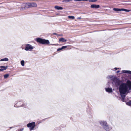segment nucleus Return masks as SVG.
I'll return each mask as SVG.
<instances>
[{
	"mask_svg": "<svg viewBox=\"0 0 131 131\" xmlns=\"http://www.w3.org/2000/svg\"><path fill=\"white\" fill-rule=\"evenodd\" d=\"M119 72H120V71L118 70V71H117L116 73H118Z\"/></svg>",
	"mask_w": 131,
	"mask_h": 131,
	"instance_id": "cd10ccee",
	"label": "nucleus"
},
{
	"mask_svg": "<svg viewBox=\"0 0 131 131\" xmlns=\"http://www.w3.org/2000/svg\"><path fill=\"white\" fill-rule=\"evenodd\" d=\"M23 104L22 105H18V106H17L16 105H14V107H22L25 108H27V106L26 104H24L23 102H22Z\"/></svg>",
	"mask_w": 131,
	"mask_h": 131,
	"instance_id": "0eeeda50",
	"label": "nucleus"
},
{
	"mask_svg": "<svg viewBox=\"0 0 131 131\" xmlns=\"http://www.w3.org/2000/svg\"><path fill=\"white\" fill-rule=\"evenodd\" d=\"M76 1H82V0H74Z\"/></svg>",
	"mask_w": 131,
	"mask_h": 131,
	"instance_id": "bb28decb",
	"label": "nucleus"
},
{
	"mask_svg": "<svg viewBox=\"0 0 131 131\" xmlns=\"http://www.w3.org/2000/svg\"><path fill=\"white\" fill-rule=\"evenodd\" d=\"M23 129H21V130H23Z\"/></svg>",
	"mask_w": 131,
	"mask_h": 131,
	"instance_id": "473e14b6",
	"label": "nucleus"
},
{
	"mask_svg": "<svg viewBox=\"0 0 131 131\" xmlns=\"http://www.w3.org/2000/svg\"><path fill=\"white\" fill-rule=\"evenodd\" d=\"M105 90L106 92L108 93H111L112 92V89L111 88H105Z\"/></svg>",
	"mask_w": 131,
	"mask_h": 131,
	"instance_id": "f8f14e48",
	"label": "nucleus"
},
{
	"mask_svg": "<svg viewBox=\"0 0 131 131\" xmlns=\"http://www.w3.org/2000/svg\"><path fill=\"white\" fill-rule=\"evenodd\" d=\"M28 127L30 128V130H33L35 126V122H32L31 123H28L27 125Z\"/></svg>",
	"mask_w": 131,
	"mask_h": 131,
	"instance_id": "39448f33",
	"label": "nucleus"
},
{
	"mask_svg": "<svg viewBox=\"0 0 131 131\" xmlns=\"http://www.w3.org/2000/svg\"><path fill=\"white\" fill-rule=\"evenodd\" d=\"M35 40L37 42L42 44H48L50 43L48 40H46L40 38H36Z\"/></svg>",
	"mask_w": 131,
	"mask_h": 131,
	"instance_id": "f03ea898",
	"label": "nucleus"
},
{
	"mask_svg": "<svg viewBox=\"0 0 131 131\" xmlns=\"http://www.w3.org/2000/svg\"><path fill=\"white\" fill-rule=\"evenodd\" d=\"M110 78L113 81V82H114L115 79L117 78V77H115L114 76H109Z\"/></svg>",
	"mask_w": 131,
	"mask_h": 131,
	"instance_id": "ddd939ff",
	"label": "nucleus"
},
{
	"mask_svg": "<svg viewBox=\"0 0 131 131\" xmlns=\"http://www.w3.org/2000/svg\"><path fill=\"white\" fill-rule=\"evenodd\" d=\"M91 7L92 8H97L100 7V5L96 4H92L91 5Z\"/></svg>",
	"mask_w": 131,
	"mask_h": 131,
	"instance_id": "9b49d317",
	"label": "nucleus"
},
{
	"mask_svg": "<svg viewBox=\"0 0 131 131\" xmlns=\"http://www.w3.org/2000/svg\"><path fill=\"white\" fill-rule=\"evenodd\" d=\"M62 50V48L61 47V48H59L58 49H57V51H60L61 50Z\"/></svg>",
	"mask_w": 131,
	"mask_h": 131,
	"instance_id": "393cba45",
	"label": "nucleus"
},
{
	"mask_svg": "<svg viewBox=\"0 0 131 131\" xmlns=\"http://www.w3.org/2000/svg\"><path fill=\"white\" fill-rule=\"evenodd\" d=\"M0 67L1 68L0 69V71H2L3 70H6L8 66H1Z\"/></svg>",
	"mask_w": 131,
	"mask_h": 131,
	"instance_id": "1a4fd4ad",
	"label": "nucleus"
},
{
	"mask_svg": "<svg viewBox=\"0 0 131 131\" xmlns=\"http://www.w3.org/2000/svg\"><path fill=\"white\" fill-rule=\"evenodd\" d=\"M9 76V74H6L4 75V78L6 79Z\"/></svg>",
	"mask_w": 131,
	"mask_h": 131,
	"instance_id": "412c9836",
	"label": "nucleus"
},
{
	"mask_svg": "<svg viewBox=\"0 0 131 131\" xmlns=\"http://www.w3.org/2000/svg\"><path fill=\"white\" fill-rule=\"evenodd\" d=\"M53 35H57V34L56 33H54L53 34Z\"/></svg>",
	"mask_w": 131,
	"mask_h": 131,
	"instance_id": "c85d7f7f",
	"label": "nucleus"
},
{
	"mask_svg": "<svg viewBox=\"0 0 131 131\" xmlns=\"http://www.w3.org/2000/svg\"><path fill=\"white\" fill-rule=\"evenodd\" d=\"M114 69H115L116 70H117L118 69V68H114Z\"/></svg>",
	"mask_w": 131,
	"mask_h": 131,
	"instance_id": "c756f323",
	"label": "nucleus"
},
{
	"mask_svg": "<svg viewBox=\"0 0 131 131\" xmlns=\"http://www.w3.org/2000/svg\"><path fill=\"white\" fill-rule=\"evenodd\" d=\"M10 128H12V127H10Z\"/></svg>",
	"mask_w": 131,
	"mask_h": 131,
	"instance_id": "72a5a7b5",
	"label": "nucleus"
},
{
	"mask_svg": "<svg viewBox=\"0 0 131 131\" xmlns=\"http://www.w3.org/2000/svg\"><path fill=\"white\" fill-rule=\"evenodd\" d=\"M68 47L67 46H62L61 48H62V49L66 48H67Z\"/></svg>",
	"mask_w": 131,
	"mask_h": 131,
	"instance_id": "b1692460",
	"label": "nucleus"
},
{
	"mask_svg": "<svg viewBox=\"0 0 131 131\" xmlns=\"http://www.w3.org/2000/svg\"><path fill=\"white\" fill-rule=\"evenodd\" d=\"M126 104L127 105L129 106L131 105V101H130L127 102Z\"/></svg>",
	"mask_w": 131,
	"mask_h": 131,
	"instance_id": "5701e85b",
	"label": "nucleus"
},
{
	"mask_svg": "<svg viewBox=\"0 0 131 131\" xmlns=\"http://www.w3.org/2000/svg\"><path fill=\"white\" fill-rule=\"evenodd\" d=\"M68 17L69 18L71 19H74L75 18L73 16H69Z\"/></svg>",
	"mask_w": 131,
	"mask_h": 131,
	"instance_id": "4be33fe9",
	"label": "nucleus"
},
{
	"mask_svg": "<svg viewBox=\"0 0 131 131\" xmlns=\"http://www.w3.org/2000/svg\"><path fill=\"white\" fill-rule=\"evenodd\" d=\"M119 91L121 96L122 98V101H124L126 96L125 94L128 93L129 90H131V81L128 80L127 84L122 83L119 86Z\"/></svg>",
	"mask_w": 131,
	"mask_h": 131,
	"instance_id": "f257e3e1",
	"label": "nucleus"
},
{
	"mask_svg": "<svg viewBox=\"0 0 131 131\" xmlns=\"http://www.w3.org/2000/svg\"><path fill=\"white\" fill-rule=\"evenodd\" d=\"M54 8L57 10H62L63 9V8L61 7L58 6H56L54 7Z\"/></svg>",
	"mask_w": 131,
	"mask_h": 131,
	"instance_id": "4468645a",
	"label": "nucleus"
},
{
	"mask_svg": "<svg viewBox=\"0 0 131 131\" xmlns=\"http://www.w3.org/2000/svg\"><path fill=\"white\" fill-rule=\"evenodd\" d=\"M67 41V40L63 38H61L59 39V41L63 42H65Z\"/></svg>",
	"mask_w": 131,
	"mask_h": 131,
	"instance_id": "dca6fc26",
	"label": "nucleus"
},
{
	"mask_svg": "<svg viewBox=\"0 0 131 131\" xmlns=\"http://www.w3.org/2000/svg\"><path fill=\"white\" fill-rule=\"evenodd\" d=\"M122 82V81L119 80V79L117 78L114 82H112V83L116 86H120Z\"/></svg>",
	"mask_w": 131,
	"mask_h": 131,
	"instance_id": "20e7f679",
	"label": "nucleus"
},
{
	"mask_svg": "<svg viewBox=\"0 0 131 131\" xmlns=\"http://www.w3.org/2000/svg\"><path fill=\"white\" fill-rule=\"evenodd\" d=\"M28 5L30 7H36L37 6L36 4L34 3H29Z\"/></svg>",
	"mask_w": 131,
	"mask_h": 131,
	"instance_id": "9d476101",
	"label": "nucleus"
},
{
	"mask_svg": "<svg viewBox=\"0 0 131 131\" xmlns=\"http://www.w3.org/2000/svg\"><path fill=\"white\" fill-rule=\"evenodd\" d=\"M91 110L90 109H88L86 111L88 114H89V118H91L92 117V113Z\"/></svg>",
	"mask_w": 131,
	"mask_h": 131,
	"instance_id": "6e6552de",
	"label": "nucleus"
},
{
	"mask_svg": "<svg viewBox=\"0 0 131 131\" xmlns=\"http://www.w3.org/2000/svg\"><path fill=\"white\" fill-rule=\"evenodd\" d=\"M20 102H19L18 103H17L15 105H16L17 106H18V105H20L19 104H20Z\"/></svg>",
	"mask_w": 131,
	"mask_h": 131,
	"instance_id": "a878e982",
	"label": "nucleus"
},
{
	"mask_svg": "<svg viewBox=\"0 0 131 131\" xmlns=\"http://www.w3.org/2000/svg\"><path fill=\"white\" fill-rule=\"evenodd\" d=\"M122 72L124 73L131 74V71L128 70H123Z\"/></svg>",
	"mask_w": 131,
	"mask_h": 131,
	"instance_id": "2eb2a0df",
	"label": "nucleus"
},
{
	"mask_svg": "<svg viewBox=\"0 0 131 131\" xmlns=\"http://www.w3.org/2000/svg\"><path fill=\"white\" fill-rule=\"evenodd\" d=\"M81 17H79L77 18V19H81Z\"/></svg>",
	"mask_w": 131,
	"mask_h": 131,
	"instance_id": "7c9ffc66",
	"label": "nucleus"
},
{
	"mask_svg": "<svg viewBox=\"0 0 131 131\" xmlns=\"http://www.w3.org/2000/svg\"><path fill=\"white\" fill-rule=\"evenodd\" d=\"M113 10L116 12H118L122 11V9L114 8L113 9Z\"/></svg>",
	"mask_w": 131,
	"mask_h": 131,
	"instance_id": "f3484780",
	"label": "nucleus"
},
{
	"mask_svg": "<svg viewBox=\"0 0 131 131\" xmlns=\"http://www.w3.org/2000/svg\"><path fill=\"white\" fill-rule=\"evenodd\" d=\"M21 65L23 66H24V60H22L20 62Z\"/></svg>",
	"mask_w": 131,
	"mask_h": 131,
	"instance_id": "aec40b11",
	"label": "nucleus"
},
{
	"mask_svg": "<svg viewBox=\"0 0 131 131\" xmlns=\"http://www.w3.org/2000/svg\"><path fill=\"white\" fill-rule=\"evenodd\" d=\"M33 49V47L30 45L28 44L26 45L25 49L26 51L32 50Z\"/></svg>",
	"mask_w": 131,
	"mask_h": 131,
	"instance_id": "423d86ee",
	"label": "nucleus"
},
{
	"mask_svg": "<svg viewBox=\"0 0 131 131\" xmlns=\"http://www.w3.org/2000/svg\"><path fill=\"white\" fill-rule=\"evenodd\" d=\"M8 59L7 58H5L1 59L0 60V61H8Z\"/></svg>",
	"mask_w": 131,
	"mask_h": 131,
	"instance_id": "a211bd4d",
	"label": "nucleus"
},
{
	"mask_svg": "<svg viewBox=\"0 0 131 131\" xmlns=\"http://www.w3.org/2000/svg\"><path fill=\"white\" fill-rule=\"evenodd\" d=\"M122 11H124L127 12H129L130 10L129 9H127L123 8H122Z\"/></svg>",
	"mask_w": 131,
	"mask_h": 131,
	"instance_id": "6ab92c4d",
	"label": "nucleus"
},
{
	"mask_svg": "<svg viewBox=\"0 0 131 131\" xmlns=\"http://www.w3.org/2000/svg\"><path fill=\"white\" fill-rule=\"evenodd\" d=\"M100 124L104 129L106 131H109V129L107 123L106 122L101 121Z\"/></svg>",
	"mask_w": 131,
	"mask_h": 131,
	"instance_id": "7ed1b4c3",
	"label": "nucleus"
},
{
	"mask_svg": "<svg viewBox=\"0 0 131 131\" xmlns=\"http://www.w3.org/2000/svg\"><path fill=\"white\" fill-rule=\"evenodd\" d=\"M62 35H59V36H62Z\"/></svg>",
	"mask_w": 131,
	"mask_h": 131,
	"instance_id": "2f4dec72",
	"label": "nucleus"
}]
</instances>
